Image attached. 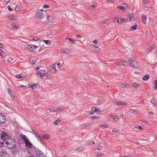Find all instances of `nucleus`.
I'll return each instance as SVG.
<instances>
[{
  "label": "nucleus",
  "instance_id": "obj_1",
  "mask_svg": "<svg viewBox=\"0 0 157 157\" xmlns=\"http://www.w3.org/2000/svg\"><path fill=\"white\" fill-rule=\"evenodd\" d=\"M4 138L3 144L5 146L10 149L14 148L16 146V142L14 139L10 138L9 136L5 132H3L2 136Z\"/></svg>",
  "mask_w": 157,
  "mask_h": 157
},
{
  "label": "nucleus",
  "instance_id": "obj_2",
  "mask_svg": "<svg viewBox=\"0 0 157 157\" xmlns=\"http://www.w3.org/2000/svg\"><path fill=\"white\" fill-rule=\"evenodd\" d=\"M127 64L129 66L133 67L135 68H137L139 67V64L136 61L134 58H130L129 60L127 61Z\"/></svg>",
  "mask_w": 157,
  "mask_h": 157
},
{
  "label": "nucleus",
  "instance_id": "obj_3",
  "mask_svg": "<svg viewBox=\"0 0 157 157\" xmlns=\"http://www.w3.org/2000/svg\"><path fill=\"white\" fill-rule=\"evenodd\" d=\"M8 154L6 151V149L4 147H0V156H1L3 155H5Z\"/></svg>",
  "mask_w": 157,
  "mask_h": 157
},
{
  "label": "nucleus",
  "instance_id": "obj_4",
  "mask_svg": "<svg viewBox=\"0 0 157 157\" xmlns=\"http://www.w3.org/2000/svg\"><path fill=\"white\" fill-rule=\"evenodd\" d=\"M43 9H41L37 12L36 17L40 20H41L43 17V13L42 11H43Z\"/></svg>",
  "mask_w": 157,
  "mask_h": 157
},
{
  "label": "nucleus",
  "instance_id": "obj_5",
  "mask_svg": "<svg viewBox=\"0 0 157 157\" xmlns=\"http://www.w3.org/2000/svg\"><path fill=\"white\" fill-rule=\"evenodd\" d=\"M6 121V118L4 115L0 113V124H4Z\"/></svg>",
  "mask_w": 157,
  "mask_h": 157
},
{
  "label": "nucleus",
  "instance_id": "obj_6",
  "mask_svg": "<svg viewBox=\"0 0 157 157\" xmlns=\"http://www.w3.org/2000/svg\"><path fill=\"white\" fill-rule=\"evenodd\" d=\"M42 152L40 151H36L35 152V155H31L28 157H42Z\"/></svg>",
  "mask_w": 157,
  "mask_h": 157
},
{
  "label": "nucleus",
  "instance_id": "obj_7",
  "mask_svg": "<svg viewBox=\"0 0 157 157\" xmlns=\"http://www.w3.org/2000/svg\"><path fill=\"white\" fill-rule=\"evenodd\" d=\"M56 70V69L54 65L50 66L49 67V71L52 73H55Z\"/></svg>",
  "mask_w": 157,
  "mask_h": 157
},
{
  "label": "nucleus",
  "instance_id": "obj_8",
  "mask_svg": "<svg viewBox=\"0 0 157 157\" xmlns=\"http://www.w3.org/2000/svg\"><path fill=\"white\" fill-rule=\"evenodd\" d=\"M127 64V62L125 61H117L116 63L117 65L119 66H124Z\"/></svg>",
  "mask_w": 157,
  "mask_h": 157
},
{
  "label": "nucleus",
  "instance_id": "obj_9",
  "mask_svg": "<svg viewBox=\"0 0 157 157\" xmlns=\"http://www.w3.org/2000/svg\"><path fill=\"white\" fill-rule=\"evenodd\" d=\"M45 71L44 70H41L37 71V75H39L40 78H43L45 74Z\"/></svg>",
  "mask_w": 157,
  "mask_h": 157
},
{
  "label": "nucleus",
  "instance_id": "obj_10",
  "mask_svg": "<svg viewBox=\"0 0 157 157\" xmlns=\"http://www.w3.org/2000/svg\"><path fill=\"white\" fill-rule=\"evenodd\" d=\"M39 39V37L37 36H34L33 37L31 36L29 39L30 41H38Z\"/></svg>",
  "mask_w": 157,
  "mask_h": 157
},
{
  "label": "nucleus",
  "instance_id": "obj_11",
  "mask_svg": "<svg viewBox=\"0 0 157 157\" xmlns=\"http://www.w3.org/2000/svg\"><path fill=\"white\" fill-rule=\"evenodd\" d=\"M25 144V147L28 149H30L32 147L33 145V144L31 143L29 141L28 142L26 143Z\"/></svg>",
  "mask_w": 157,
  "mask_h": 157
},
{
  "label": "nucleus",
  "instance_id": "obj_12",
  "mask_svg": "<svg viewBox=\"0 0 157 157\" xmlns=\"http://www.w3.org/2000/svg\"><path fill=\"white\" fill-rule=\"evenodd\" d=\"M128 18L130 21H134L136 19L135 17H134L133 15L131 13L128 14Z\"/></svg>",
  "mask_w": 157,
  "mask_h": 157
},
{
  "label": "nucleus",
  "instance_id": "obj_13",
  "mask_svg": "<svg viewBox=\"0 0 157 157\" xmlns=\"http://www.w3.org/2000/svg\"><path fill=\"white\" fill-rule=\"evenodd\" d=\"M120 86L123 88H128L129 87V85L127 83L124 82L120 84Z\"/></svg>",
  "mask_w": 157,
  "mask_h": 157
},
{
  "label": "nucleus",
  "instance_id": "obj_14",
  "mask_svg": "<svg viewBox=\"0 0 157 157\" xmlns=\"http://www.w3.org/2000/svg\"><path fill=\"white\" fill-rule=\"evenodd\" d=\"M115 104L117 105H121L126 106L127 105V103L126 102H124L123 101H116Z\"/></svg>",
  "mask_w": 157,
  "mask_h": 157
},
{
  "label": "nucleus",
  "instance_id": "obj_15",
  "mask_svg": "<svg viewBox=\"0 0 157 157\" xmlns=\"http://www.w3.org/2000/svg\"><path fill=\"white\" fill-rule=\"evenodd\" d=\"M30 62L32 64H35L36 62V59L35 57H32L29 59Z\"/></svg>",
  "mask_w": 157,
  "mask_h": 157
},
{
  "label": "nucleus",
  "instance_id": "obj_16",
  "mask_svg": "<svg viewBox=\"0 0 157 157\" xmlns=\"http://www.w3.org/2000/svg\"><path fill=\"white\" fill-rule=\"evenodd\" d=\"M90 126V124L86 123H85L80 126L81 128H85L87 127Z\"/></svg>",
  "mask_w": 157,
  "mask_h": 157
},
{
  "label": "nucleus",
  "instance_id": "obj_17",
  "mask_svg": "<svg viewBox=\"0 0 157 157\" xmlns=\"http://www.w3.org/2000/svg\"><path fill=\"white\" fill-rule=\"evenodd\" d=\"M7 17L8 19L10 20H16V19L17 17L15 16H13L11 15H9L7 16Z\"/></svg>",
  "mask_w": 157,
  "mask_h": 157
},
{
  "label": "nucleus",
  "instance_id": "obj_18",
  "mask_svg": "<svg viewBox=\"0 0 157 157\" xmlns=\"http://www.w3.org/2000/svg\"><path fill=\"white\" fill-rule=\"evenodd\" d=\"M10 28L13 29H17L18 26L17 25L14 24H10Z\"/></svg>",
  "mask_w": 157,
  "mask_h": 157
},
{
  "label": "nucleus",
  "instance_id": "obj_19",
  "mask_svg": "<svg viewBox=\"0 0 157 157\" xmlns=\"http://www.w3.org/2000/svg\"><path fill=\"white\" fill-rule=\"evenodd\" d=\"M129 111L131 113L136 114H137L139 112V110L132 109H130L129 110Z\"/></svg>",
  "mask_w": 157,
  "mask_h": 157
},
{
  "label": "nucleus",
  "instance_id": "obj_20",
  "mask_svg": "<svg viewBox=\"0 0 157 157\" xmlns=\"http://www.w3.org/2000/svg\"><path fill=\"white\" fill-rule=\"evenodd\" d=\"M62 118L61 117H59L55 121L53 122V124L55 125H57L60 122Z\"/></svg>",
  "mask_w": 157,
  "mask_h": 157
},
{
  "label": "nucleus",
  "instance_id": "obj_21",
  "mask_svg": "<svg viewBox=\"0 0 157 157\" xmlns=\"http://www.w3.org/2000/svg\"><path fill=\"white\" fill-rule=\"evenodd\" d=\"M26 75H24L23 74H21L15 75V77L19 78H25L26 77Z\"/></svg>",
  "mask_w": 157,
  "mask_h": 157
},
{
  "label": "nucleus",
  "instance_id": "obj_22",
  "mask_svg": "<svg viewBox=\"0 0 157 157\" xmlns=\"http://www.w3.org/2000/svg\"><path fill=\"white\" fill-rule=\"evenodd\" d=\"M121 20H122V18H116L114 20V22L116 23H121Z\"/></svg>",
  "mask_w": 157,
  "mask_h": 157
},
{
  "label": "nucleus",
  "instance_id": "obj_23",
  "mask_svg": "<svg viewBox=\"0 0 157 157\" xmlns=\"http://www.w3.org/2000/svg\"><path fill=\"white\" fill-rule=\"evenodd\" d=\"M61 51L62 52H63L66 54H68L70 52V49H62Z\"/></svg>",
  "mask_w": 157,
  "mask_h": 157
},
{
  "label": "nucleus",
  "instance_id": "obj_24",
  "mask_svg": "<svg viewBox=\"0 0 157 157\" xmlns=\"http://www.w3.org/2000/svg\"><path fill=\"white\" fill-rule=\"evenodd\" d=\"M35 134L36 135V137L42 143L43 142V141L40 136L36 132H34Z\"/></svg>",
  "mask_w": 157,
  "mask_h": 157
},
{
  "label": "nucleus",
  "instance_id": "obj_25",
  "mask_svg": "<svg viewBox=\"0 0 157 157\" xmlns=\"http://www.w3.org/2000/svg\"><path fill=\"white\" fill-rule=\"evenodd\" d=\"M6 55V53L3 52L1 49H0V56L3 58H4Z\"/></svg>",
  "mask_w": 157,
  "mask_h": 157
},
{
  "label": "nucleus",
  "instance_id": "obj_26",
  "mask_svg": "<svg viewBox=\"0 0 157 157\" xmlns=\"http://www.w3.org/2000/svg\"><path fill=\"white\" fill-rule=\"evenodd\" d=\"M21 137L24 141L25 143L29 141V140L26 138L25 136L24 135H22Z\"/></svg>",
  "mask_w": 157,
  "mask_h": 157
},
{
  "label": "nucleus",
  "instance_id": "obj_27",
  "mask_svg": "<svg viewBox=\"0 0 157 157\" xmlns=\"http://www.w3.org/2000/svg\"><path fill=\"white\" fill-rule=\"evenodd\" d=\"M25 47L30 51L32 52L33 51V47L30 46L29 44H27L26 45Z\"/></svg>",
  "mask_w": 157,
  "mask_h": 157
},
{
  "label": "nucleus",
  "instance_id": "obj_28",
  "mask_svg": "<svg viewBox=\"0 0 157 157\" xmlns=\"http://www.w3.org/2000/svg\"><path fill=\"white\" fill-rule=\"evenodd\" d=\"M42 137L43 140H48L50 137V135L48 134L43 135Z\"/></svg>",
  "mask_w": 157,
  "mask_h": 157
},
{
  "label": "nucleus",
  "instance_id": "obj_29",
  "mask_svg": "<svg viewBox=\"0 0 157 157\" xmlns=\"http://www.w3.org/2000/svg\"><path fill=\"white\" fill-rule=\"evenodd\" d=\"M142 20L143 23L144 24L147 22V17L145 15H143L142 16Z\"/></svg>",
  "mask_w": 157,
  "mask_h": 157
},
{
  "label": "nucleus",
  "instance_id": "obj_30",
  "mask_svg": "<svg viewBox=\"0 0 157 157\" xmlns=\"http://www.w3.org/2000/svg\"><path fill=\"white\" fill-rule=\"evenodd\" d=\"M3 132H2V136H0V147H1V145L2 144H3V140H4V138H3L2 137V135L3 134Z\"/></svg>",
  "mask_w": 157,
  "mask_h": 157
},
{
  "label": "nucleus",
  "instance_id": "obj_31",
  "mask_svg": "<svg viewBox=\"0 0 157 157\" xmlns=\"http://www.w3.org/2000/svg\"><path fill=\"white\" fill-rule=\"evenodd\" d=\"M117 8L119 9V10H125V7L124 6H117Z\"/></svg>",
  "mask_w": 157,
  "mask_h": 157
},
{
  "label": "nucleus",
  "instance_id": "obj_32",
  "mask_svg": "<svg viewBox=\"0 0 157 157\" xmlns=\"http://www.w3.org/2000/svg\"><path fill=\"white\" fill-rule=\"evenodd\" d=\"M110 117L112 119L116 121H118L119 120V118H118L117 117L115 116H111Z\"/></svg>",
  "mask_w": 157,
  "mask_h": 157
},
{
  "label": "nucleus",
  "instance_id": "obj_33",
  "mask_svg": "<svg viewBox=\"0 0 157 157\" xmlns=\"http://www.w3.org/2000/svg\"><path fill=\"white\" fill-rule=\"evenodd\" d=\"M137 26L136 25H134L130 27L129 29V30H134L136 29Z\"/></svg>",
  "mask_w": 157,
  "mask_h": 157
},
{
  "label": "nucleus",
  "instance_id": "obj_34",
  "mask_svg": "<svg viewBox=\"0 0 157 157\" xmlns=\"http://www.w3.org/2000/svg\"><path fill=\"white\" fill-rule=\"evenodd\" d=\"M149 78V75H146L143 77L142 79L144 80L147 81L148 80Z\"/></svg>",
  "mask_w": 157,
  "mask_h": 157
},
{
  "label": "nucleus",
  "instance_id": "obj_35",
  "mask_svg": "<svg viewBox=\"0 0 157 157\" xmlns=\"http://www.w3.org/2000/svg\"><path fill=\"white\" fill-rule=\"evenodd\" d=\"M154 48V46L153 45H151L147 49V51L149 52H151V51H152Z\"/></svg>",
  "mask_w": 157,
  "mask_h": 157
},
{
  "label": "nucleus",
  "instance_id": "obj_36",
  "mask_svg": "<svg viewBox=\"0 0 157 157\" xmlns=\"http://www.w3.org/2000/svg\"><path fill=\"white\" fill-rule=\"evenodd\" d=\"M134 127L136 128H137L138 129H143V128H142L141 126H139L137 124H135L134 126Z\"/></svg>",
  "mask_w": 157,
  "mask_h": 157
},
{
  "label": "nucleus",
  "instance_id": "obj_37",
  "mask_svg": "<svg viewBox=\"0 0 157 157\" xmlns=\"http://www.w3.org/2000/svg\"><path fill=\"white\" fill-rule=\"evenodd\" d=\"M89 48L90 50L94 51L95 50L94 49L95 48V47L93 45H91L89 46Z\"/></svg>",
  "mask_w": 157,
  "mask_h": 157
},
{
  "label": "nucleus",
  "instance_id": "obj_38",
  "mask_svg": "<svg viewBox=\"0 0 157 157\" xmlns=\"http://www.w3.org/2000/svg\"><path fill=\"white\" fill-rule=\"evenodd\" d=\"M140 83H134L132 84V86L133 87H139L140 86Z\"/></svg>",
  "mask_w": 157,
  "mask_h": 157
},
{
  "label": "nucleus",
  "instance_id": "obj_39",
  "mask_svg": "<svg viewBox=\"0 0 157 157\" xmlns=\"http://www.w3.org/2000/svg\"><path fill=\"white\" fill-rule=\"evenodd\" d=\"M43 42L47 44L50 45L51 44V42L50 41H49L47 40H44Z\"/></svg>",
  "mask_w": 157,
  "mask_h": 157
},
{
  "label": "nucleus",
  "instance_id": "obj_40",
  "mask_svg": "<svg viewBox=\"0 0 157 157\" xmlns=\"http://www.w3.org/2000/svg\"><path fill=\"white\" fill-rule=\"evenodd\" d=\"M90 118L92 119H99L100 118V117L99 116H91Z\"/></svg>",
  "mask_w": 157,
  "mask_h": 157
},
{
  "label": "nucleus",
  "instance_id": "obj_41",
  "mask_svg": "<svg viewBox=\"0 0 157 157\" xmlns=\"http://www.w3.org/2000/svg\"><path fill=\"white\" fill-rule=\"evenodd\" d=\"M88 143L89 145H91L94 144V141L89 140L88 141Z\"/></svg>",
  "mask_w": 157,
  "mask_h": 157
},
{
  "label": "nucleus",
  "instance_id": "obj_42",
  "mask_svg": "<svg viewBox=\"0 0 157 157\" xmlns=\"http://www.w3.org/2000/svg\"><path fill=\"white\" fill-rule=\"evenodd\" d=\"M95 50H94V51L97 52H100V49L99 48L95 47Z\"/></svg>",
  "mask_w": 157,
  "mask_h": 157
},
{
  "label": "nucleus",
  "instance_id": "obj_43",
  "mask_svg": "<svg viewBox=\"0 0 157 157\" xmlns=\"http://www.w3.org/2000/svg\"><path fill=\"white\" fill-rule=\"evenodd\" d=\"M63 109V108L62 107L60 106L57 109H55V110H56V111H59L60 110H62Z\"/></svg>",
  "mask_w": 157,
  "mask_h": 157
},
{
  "label": "nucleus",
  "instance_id": "obj_44",
  "mask_svg": "<svg viewBox=\"0 0 157 157\" xmlns=\"http://www.w3.org/2000/svg\"><path fill=\"white\" fill-rule=\"evenodd\" d=\"M76 150L79 152L82 151L83 150V148L82 147H80L76 149Z\"/></svg>",
  "mask_w": 157,
  "mask_h": 157
},
{
  "label": "nucleus",
  "instance_id": "obj_45",
  "mask_svg": "<svg viewBox=\"0 0 157 157\" xmlns=\"http://www.w3.org/2000/svg\"><path fill=\"white\" fill-rule=\"evenodd\" d=\"M96 107H93L91 111L93 112V113H94L96 112Z\"/></svg>",
  "mask_w": 157,
  "mask_h": 157
},
{
  "label": "nucleus",
  "instance_id": "obj_46",
  "mask_svg": "<svg viewBox=\"0 0 157 157\" xmlns=\"http://www.w3.org/2000/svg\"><path fill=\"white\" fill-rule=\"evenodd\" d=\"M96 7V6L95 5H92L90 7V10H92Z\"/></svg>",
  "mask_w": 157,
  "mask_h": 157
},
{
  "label": "nucleus",
  "instance_id": "obj_47",
  "mask_svg": "<svg viewBox=\"0 0 157 157\" xmlns=\"http://www.w3.org/2000/svg\"><path fill=\"white\" fill-rule=\"evenodd\" d=\"M1 157H10V155L9 154H6L5 155H3L2 156H1Z\"/></svg>",
  "mask_w": 157,
  "mask_h": 157
},
{
  "label": "nucleus",
  "instance_id": "obj_48",
  "mask_svg": "<svg viewBox=\"0 0 157 157\" xmlns=\"http://www.w3.org/2000/svg\"><path fill=\"white\" fill-rule=\"evenodd\" d=\"M112 131L113 133H117L119 132V131L118 129H113L112 130Z\"/></svg>",
  "mask_w": 157,
  "mask_h": 157
},
{
  "label": "nucleus",
  "instance_id": "obj_49",
  "mask_svg": "<svg viewBox=\"0 0 157 157\" xmlns=\"http://www.w3.org/2000/svg\"><path fill=\"white\" fill-rule=\"evenodd\" d=\"M155 86L154 87V89H156L157 88V80H155L154 82Z\"/></svg>",
  "mask_w": 157,
  "mask_h": 157
},
{
  "label": "nucleus",
  "instance_id": "obj_50",
  "mask_svg": "<svg viewBox=\"0 0 157 157\" xmlns=\"http://www.w3.org/2000/svg\"><path fill=\"white\" fill-rule=\"evenodd\" d=\"M7 61L9 62H11L13 61V59L12 57H9L7 59Z\"/></svg>",
  "mask_w": 157,
  "mask_h": 157
},
{
  "label": "nucleus",
  "instance_id": "obj_51",
  "mask_svg": "<svg viewBox=\"0 0 157 157\" xmlns=\"http://www.w3.org/2000/svg\"><path fill=\"white\" fill-rule=\"evenodd\" d=\"M49 110L51 112H56V110L55 109H54V108H49Z\"/></svg>",
  "mask_w": 157,
  "mask_h": 157
},
{
  "label": "nucleus",
  "instance_id": "obj_52",
  "mask_svg": "<svg viewBox=\"0 0 157 157\" xmlns=\"http://www.w3.org/2000/svg\"><path fill=\"white\" fill-rule=\"evenodd\" d=\"M38 84L37 83L36 84H34L32 86H31V88H32L33 89H34V87H37V86H36V85H37Z\"/></svg>",
  "mask_w": 157,
  "mask_h": 157
},
{
  "label": "nucleus",
  "instance_id": "obj_53",
  "mask_svg": "<svg viewBox=\"0 0 157 157\" xmlns=\"http://www.w3.org/2000/svg\"><path fill=\"white\" fill-rule=\"evenodd\" d=\"M100 126L104 128H107L108 126V125L107 124H101Z\"/></svg>",
  "mask_w": 157,
  "mask_h": 157
},
{
  "label": "nucleus",
  "instance_id": "obj_54",
  "mask_svg": "<svg viewBox=\"0 0 157 157\" xmlns=\"http://www.w3.org/2000/svg\"><path fill=\"white\" fill-rule=\"evenodd\" d=\"M43 7L44 8L47 9L49 7V6L47 5H45L43 6Z\"/></svg>",
  "mask_w": 157,
  "mask_h": 157
},
{
  "label": "nucleus",
  "instance_id": "obj_55",
  "mask_svg": "<svg viewBox=\"0 0 157 157\" xmlns=\"http://www.w3.org/2000/svg\"><path fill=\"white\" fill-rule=\"evenodd\" d=\"M102 149V147L101 146H99V147H97L96 148V150H101Z\"/></svg>",
  "mask_w": 157,
  "mask_h": 157
},
{
  "label": "nucleus",
  "instance_id": "obj_56",
  "mask_svg": "<svg viewBox=\"0 0 157 157\" xmlns=\"http://www.w3.org/2000/svg\"><path fill=\"white\" fill-rule=\"evenodd\" d=\"M114 0H109V3H111L113 4V5H114L113 3L114 2Z\"/></svg>",
  "mask_w": 157,
  "mask_h": 157
},
{
  "label": "nucleus",
  "instance_id": "obj_57",
  "mask_svg": "<svg viewBox=\"0 0 157 157\" xmlns=\"http://www.w3.org/2000/svg\"><path fill=\"white\" fill-rule=\"evenodd\" d=\"M19 6H17L15 8V10L16 12H18L19 11Z\"/></svg>",
  "mask_w": 157,
  "mask_h": 157
},
{
  "label": "nucleus",
  "instance_id": "obj_58",
  "mask_svg": "<svg viewBox=\"0 0 157 157\" xmlns=\"http://www.w3.org/2000/svg\"><path fill=\"white\" fill-rule=\"evenodd\" d=\"M121 20V23L124 22H126L127 20V19L126 18H122V20Z\"/></svg>",
  "mask_w": 157,
  "mask_h": 157
},
{
  "label": "nucleus",
  "instance_id": "obj_59",
  "mask_svg": "<svg viewBox=\"0 0 157 157\" xmlns=\"http://www.w3.org/2000/svg\"><path fill=\"white\" fill-rule=\"evenodd\" d=\"M108 20H104L102 21H101V23H106L107 22Z\"/></svg>",
  "mask_w": 157,
  "mask_h": 157
},
{
  "label": "nucleus",
  "instance_id": "obj_60",
  "mask_svg": "<svg viewBox=\"0 0 157 157\" xmlns=\"http://www.w3.org/2000/svg\"><path fill=\"white\" fill-rule=\"evenodd\" d=\"M10 0H4V4H6L9 2Z\"/></svg>",
  "mask_w": 157,
  "mask_h": 157
},
{
  "label": "nucleus",
  "instance_id": "obj_61",
  "mask_svg": "<svg viewBox=\"0 0 157 157\" xmlns=\"http://www.w3.org/2000/svg\"><path fill=\"white\" fill-rule=\"evenodd\" d=\"M8 10L10 11H12L13 10L12 9L10 6H8Z\"/></svg>",
  "mask_w": 157,
  "mask_h": 157
},
{
  "label": "nucleus",
  "instance_id": "obj_62",
  "mask_svg": "<svg viewBox=\"0 0 157 157\" xmlns=\"http://www.w3.org/2000/svg\"><path fill=\"white\" fill-rule=\"evenodd\" d=\"M68 40L72 42H73V43H75V41H74L73 39H71V38H69L68 39Z\"/></svg>",
  "mask_w": 157,
  "mask_h": 157
},
{
  "label": "nucleus",
  "instance_id": "obj_63",
  "mask_svg": "<svg viewBox=\"0 0 157 157\" xmlns=\"http://www.w3.org/2000/svg\"><path fill=\"white\" fill-rule=\"evenodd\" d=\"M32 46L33 47H34V48L35 49H36L38 48V46H37L33 44Z\"/></svg>",
  "mask_w": 157,
  "mask_h": 157
},
{
  "label": "nucleus",
  "instance_id": "obj_64",
  "mask_svg": "<svg viewBox=\"0 0 157 157\" xmlns=\"http://www.w3.org/2000/svg\"><path fill=\"white\" fill-rule=\"evenodd\" d=\"M143 2L146 4H147L148 3L147 0H143Z\"/></svg>",
  "mask_w": 157,
  "mask_h": 157
}]
</instances>
